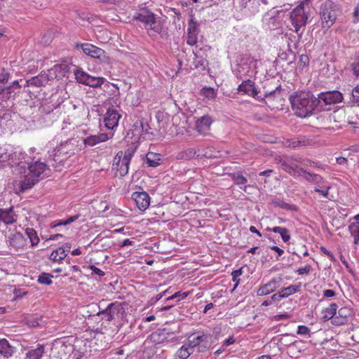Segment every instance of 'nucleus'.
Segmentation results:
<instances>
[{
    "mask_svg": "<svg viewBox=\"0 0 359 359\" xmlns=\"http://www.w3.org/2000/svg\"><path fill=\"white\" fill-rule=\"evenodd\" d=\"M295 159V158L291 157L288 158V161H280L281 168L294 177L302 176V172H304L303 168H300L298 165L294 163V162H297Z\"/></svg>",
    "mask_w": 359,
    "mask_h": 359,
    "instance_id": "13",
    "label": "nucleus"
},
{
    "mask_svg": "<svg viewBox=\"0 0 359 359\" xmlns=\"http://www.w3.org/2000/svg\"><path fill=\"white\" fill-rule=\"evenodd\" d=\"M282 283V278H273L267 283L259 287L257 291V296H265L280 287Z\"/></svg>",
    "mask_w": 359,
    "mask_h": 359,
    "instance_id": "18",
    "label": "nucleus"
},
{
    "mask_svg": "<svg viewBox=\"0 0 359 359\" xmlns=\"http://www.w3.org/2000/svg\"><path fill=\"white\" fill-rule=\"evenodd\" d=\"M48 166L43 162L36 161L29 164L27 170L23 172L22 179L16 186L21 192L33 187L40 180L48 176Z\"/></svg>",
    "mask_w": 359,
    "mask_h": 359,
    "instance_id": "1",
    "label": "nucleus"
},
{
    "mask_svg": "<svg viewBox=\"0 0 359 359\" xmlns=\"http://www.w3.org/2000/svg\"><path fill=\"white\" fill-rule=\"evenodd\" d=\"M25 233L30 240L32 246L38 245L39 242V238L37 235L36 231L32 228H27Z\"/></svg>",
    "mask_w": 359,
    "mask_h": 359,
    "instance_id": "37",
    "label": "nucleus"
},
{
    "mask_svg": "<svg viewBox=\"0 0 359 359\" xmlns=\"http://www.w3.org/2000/svg\"><path fill=\"white\" fill-rule=\"evenodd\" d=\"M74 75L79 83L93 88L101 87L105 81V79L104 77L92 76L83 72L82 69H76L74 72Z\"/></svg>",
    "mask_w": 359,
    "mask_h": 359,
    "instance_id": "9",
    "label": "nucleus"
},
{
    "mask_svg": "<svg viewBox=\"0 0 359 359\" xmlns=\"http://www.w3.org/2000/svg\"><path fill=\"white\" fill-rule=\"evenodd\" d=\"M308 20V15L304 8V3H301L290 13V20L294 27V31L301 35L303 31H301L302 27H304Z\"/></svg>",
    "mask_w": 359,
    "mask_h": 359,
    "instance_id": "6",
    "label": "nucleus"
},
{
    "mask_svg": "<svg viewBox=\"0 0 359 359\" xmlns=\"http://www.w3.org/2000/svg\"><path fill=\"white\" fill-rule=\"evenodd\" d=\"M271 249L272 250L278 253V256H281L284 253V251L281 248H280L279 247H278L276 245L271 246Z\"/></svg>",
    "mask_w": 359,
    "mask_h": 359,
    "instance_id": "61",
    "label": "nucleus"
},
{
    "mask_svg": "<svg viewBox=\"0 0 359 359\" xmlns=\"http://www.w3.org/2000/svg\"><path fill=\"white\" fill-rule=\"evenodd\" d=\"M290 100L295 114L302 118L310 115L318 104L317 99L305 92L294 93Z\"/></svg>",
    "mask_w": 359,
    "mask_h": 359,
    "instance_id": "2",
    "label": "nucleus"
},
{
    "mask_svg": "<svg viewBox=\"0 0 359 359\" xmlns=\"http://www.w3.org/2000/svg\"><path fill=\"white\" fill-rule=\"evenodd\" d=\"M310 144V140L304 136L291 138L285 142V144L291 148L302 147Z\"/></svg>",
    "mask_w": 359,
    "mask_h": 359,
    "instance_id": "32",
    "label": "nucleus"
},
{
    "mask_svg": "<svg viewBox=\"0 0 359 359\" xmlns=\"http://www.w3.org/2000/svg\"><path fill=\"white\" fill-rule=\"evenodd\" d=\"M353 316V311L350 306L341 307L336 312L332 325L334 326H341L348 323L349 320Z\"/></svg>",
    "mask_w": 359,
    "mask_h": 359,
    "instance_id": "14",
    "label": "nucleus"
},
{
    "mask_svg": "<svg viewBox=\"0 0 359 359\" xmlns=\"http://www.w3.org/2000/svg\"><path fill=\"white\" fill-rule=\"evenodd\" d=\"M134 19L138 20L146 25H149L150 29L155 32L161 31V26L156 22L155 15L147 8L139 10L134 15Z\"/></svg>",
    "mask_w": 359,
    "mask_h": 359,
    "instance_id": "7",
    "label": "nucleus"
},
{
    "mask_svg": "<svg viewBox=\"0 0 359 359\" xmlns=\"http://www.w3.org/2000/svg\"><path fill=\"white\" fill-rule=\"evenodd\" d=\"M89 269L92 271L93 273L96 274L100 277H102L105 275V273L102 270L94 265L89 266Z\"/></svg>",
    "mask_w": 359,
    "mask_h": 359,
    "instance_id": "49",
    "label": "nucleus"
},
{
    "mask_svg": "<svg viewBox=\"0 0 359 359\" xmlns=\"http://www.w3.org/2000/svg\"><path fill=\"white\" fill-rule=\"evenodd\" d=\"M309 64V57L306 55H301L299 56V60L298 62L299 68L301 69H304L305 67H308Z\"/></svg>",
    "mask_w": 359,
    "mask_h": 359,
    "instance_id": "41",
    "label": "nucleus"
},
{
    "mask_svg": "<svg viewBox=\"0 0 359 359\" xmlns=\"http://www.w3.org/2000/svg\"><path fill=\"white\" fill-rule=\"evenodd\" d=\"M236 341L235 339L233 337H229L228 339H226L224 342H223V346H228L229 345H231L233 344H234Z\"/></svg>",
    "mask_w": 359,
    "mask_h": 359,
    "instance_id": "60",
    "label": "nucleus"
},
{
    "mask_svg": "<svg viewBox=\"0 0 359 359\" xmlns=\"http://www.w3.org/2000/svg\"><path fill=\"white\" fill-rule=\"evenodd\" d=\"M88 320L92 324V328L87 329L85 332L84 337H86V340L95 338L97 335L105 334L110 327V322L113 320L109 318V313L106 308L104 310L92 316Z\"/></svg>",
    "mask_w": 359,
    "mask_h": 359,
    "instance_id": "4",
    "label": "nucleus"
},
{
    "mask_svg": "<svg viewBox=\"0 0 359 359\" xmlns=\"http://www.w3.org/2000/svg\"><path fill=\"white\" fill-rule=\"evenodd\" d=\"M353 22L357 23L359 21V4H358L353 12Z\"/></svg>",
    "mask_w": 359,
    "mask_h": 359,
    "instance_id": "54",
    "label": "nucleus"
},
{
    "mask_svg": "<svg viewBox=\"0 0 359 359\" xmlns=\"http://www.w3.org/2000/svg\"><path fill=\"white\" fill-rule=\"evenodd\" d=\"M107 309L109 313V318H111L112 320L118 318H122L125 314L124 308L122 304L118 302L109 304Z\"/></svg>",
    "mask_w": 359,
    "mask_h": 359,
    "instance_id": "24",
    "label": "nucleus"
},
{
    "mask_svg": "<svg viewBox=\"0 0 359 359\" xmlns=\"http://www.w3.org/2000/svg\"><path fill=\"white\" fill-rule=\"evenodd\" d=\"M48 77L46 74H39L26 81L25 86L41 87L48 83Z\"/></svg>",
    "mask_w": 359,
    "mask_h": 359,
    "instance_id": "31",
    "label": "nucleus"
},
{
    "mask_svg": "<svg viewBox=\"0 0 359 359\" xmlns=\"http://www.w3.org/2000/svg\"><path fill=\"white\" fill-rule=\"evenodd\" d=\"M311 269V265L307 264L304 267L299 268L297 271V273L299 275L307 274L310 272Z\"/></svg>",
    "mask_w": 359,
    "mask_h": 359,
    "instance_id": "50",
    "label": "nucleus"
},
{
    "mask_svg": "<svg viewBox=\"0 0 359 359\" xmlns=\"http://www.w3.org/2000/svg\"><path fill=\"white\" fill-rule=\"evenodd\" d=\"M169 337V332L165 329H163L152 332L149 337L151 342L158 344L168 341Z\"/></svg>",
    "mask_w": 359,
    "mask_h": 359,
    "instance_id": "30",
    "label": "nucleus"
},
{
    "mask_svg": "<svg viewBox=\"0 0 359 359\" xmlns=\"http://www.w3.org/2000/svg\"><path fill=\"white\" fill-rule=\"evenodd\" d=\"M187 341L191 348L193 352L196 349L197 352H205L210 347L208 336L203 333H193L187 338Z\"/></svg>",
    "mask_w": 359,
    "mask_h": 359,
    "instance_id": "8",
    "label": "nucleus"
},
{
    "mask_svg": "<svg viewBox=\"0 0 359 359\" xmlns=\"http://www.w3.org/2000/svg\"><path fill=\"white\" fill-rule=\"evenodd\" d=\"M114 137V133H102L91 135L83 140L85 147H94L100 143L105 142Z\"/></svg>",
    "mask_w": 359,
    "mask_h": 359,
    "instance_id": "16",
    "label": "nucleus"
},
{
    "mask_svg": "<svg viewBox=\"0 0 359 359\" xmlns=\"http://www.w3.org/2000/svg\"><path fill=\"white\" fill-rule=\"evenodd\" d=\"M283 298L282 297V294H280V291L278 293H276L274 294H273L271 297V303L273 302H279L280 300V299Z\"/></svg>",
    "mask_w": 359,
    "mask_h": 359,
    "instance_id": "59",
    "label": "nucleus"
},
{
    "mask_svg": "<svg viewBox=\"0 0 359 359\" xmlns=\"http://www.w3.org/2000/svg\"><path fill=\"white\" fill-rule=\"evenodd\" d=\"M238 90L243 94L252 96L255 98H257V94L259 93L255 88V82L250 79L243 81L238 86Z\"/></svg>",
    "mask_w": 359,
    "mask_h": 359,
    "instance_id": "22",
    "label": "nucleus"
},
{
    "mask_svg": "<svg viewBox=\"0 0 359 359\" xmlns=\"http://www.w3.org/2000/svg\"><path fill=\"white\" fill-rule=\"evenodd\" d=\"M297 334L302 336L311 337L310 329L306 325H298Z\"/></svg>",
    "mask_w": 359,
    "mask_h": 359,
    "instance_id": "42",
    "label": "nucleus"
},
{
    "mask_svg": "<svg viewBox=\"0 0 359 359\" xmlns=\"http://www.w3.org/2000/svg\"><path fill=\"white\" fill-rule=\"evenodd\" d=\"M198 23L193 16L191 17L188 23L187 43L189 46L196 44L199 29Z\"/></svg>",
    "mask_w": 359,
    "mask_h": 359,
    "instance_id": "19",
    "label": "nucleus"
},
{
    "mask_svg": "<svg viewBox=\"0 0 359 359\" xmlns=\"http://www.w3.org/2000/svg\"><path fill=\"white\" fill-rule=\"evenodd\" d=\"M52 275L44 273L39 276L38 282L43 285H50L52 283Z\"/></svg>",
    "mask_w": 359,
    "mask_h": 359,
    "instance_id": "40",
    "label": "nucleus"
},
{
    "mask_svg": "<svg viewBox=\"0 0 359 359\" xmlns=\"http://www.w3.org/2000/svg\"><path fill=\"white\" fill-rule=\"evenodd\" d=\"M26 154L20 147L11 144H0V168L20 165L26 161Z\"/></svg>",
    "mask_w": 359,
    "mask_h": 359,
    "instance_id": "3",
    "label": "nucleus"
},
{
    "mask_svg": "<svg viewBox=\"0 0 359 359\" xmlns=\"http://www.w3.org/2000/svg\"><path fill=\"white\" fill-rule=\"evenodd\" d=\"M320 251L324 254L330 260H334V255L333 253L328 250L324 246H320Z\"/></svg>",
    "mask_w": 359,
    "mask_h": 359,
    "instance_id": "51",
    "label": "nucleus"
},
{
    "mask_svg": "<svg viewBox=\"0 0 359 359\" xmlns=\"http://www.w3.org/2000/svg\"><path fill=\"white\" fill-rule=\"evenodd\" d=\"M352 222L348 226V231L353 238V243L355 245L359 244V214L353 217Z\"/></svg>",
    "mask_w": 359,
    "mask_h": 359,
    "instance_id": "26",
    "label": "nucleus"
},
{
    "mask_svg": "<svg viewBox=\"0 0 359 359\" xmlns=\"http://www.w3.org/2000/svg\"><path fill=\"white\" fill-rule=\"evenodd\" d=\"M69 250L70 246L67 244L66 246L59 247L51 252L49 258L53 262H59L66 257L67 255V252Z\"/></svg>",
    "mask_w": 359,
    "mask_h": 359,
    "instance_id": "29",
    "label": "nucleus"
},
{
    "mask_svg": "<svg viewBox=\"0 0 359 359\" xmlns=\"http://www.w3.org/2000/svg\"><path fill=\"white\" fill-rule=\"evenodd\" d=\"M9 245L16 250L22 248L25 245V239L21 233L16 232L9 238Z\"/></svg>",
    "mask_w": 359,
    "mask_h": 359,
    "instance_id": "33",
    "label": "nucleus"
},
{
    "mask_svg": "<svg viewBox=\"0 0 359 359\" xmlns=\"http://www.w3.org/2000/svg\"><path fill=\"white\" fill-rule=\"evenodd\" d=\"M44 353L43 345H39L36 348L31 349L26 353L27 359H41Z\"/></svg>",
    "mask_w": 359,
    "mask_h": 359,
    "instance_id": "34",
    "label": "nucleus"
},
{
    "mask_svg": "<svg viewBox=\"0 0 359 359\" xmlns=\"http://www.w3.org/2000/svg\"><path fill=\"white\" fill-rule=\"evenodd\" d=\"M330 189V187H324L323 189H319L318 187H316L314 189V191L318 193L319 195L325 197V198H327L328 199H330L329 196H330V194H329V191Z\"/></svg>",
    "mask_w": 359,
    "mask_h": 359,
    "instance_id": "45",
    "label": "nucleus"
},
{
    "mask_svg": "<svg viewBox=\"0 0 359 359\" xmlns=\"http://www.w3.org/2000/svg\"><path fill=\"white\" fill-rule=\"evenodd\" d=\"M353 102L359 105V83L355 86L352 90Z\"/></svg>",
    "mask_w": 359,
    "mask_h": 359,
    "instance_id": "48",
    "label": "nucleus"
},
{
    "mask_svg": "<svg viewBox=\"0 0 359 359\" xmlns=\"http://www.w3.org/2000/svg\"><path fill=\"white\" fill-rule=\"evenodd\" d=\"M335 295V292L332 290L327 289L323 291V297L326 298H331Z\"/></svg>",
    "mask_w": 359,
    "mask_h": 359,
    "instance_id": "56",
    "label": "nucleus"
},
{
    "mask_svg": "<svg viewBox=\"0 0 359 359\" xmlns=\"http://www.w3.org/2000/svg\"><path fill=\"white\" fill-rule=\"evenodd\" d=\"M300 290V285H291L284 287L280 290V294L283 298L287 297L291 294H295Z\"/></svg>",
    "mask_w": 359,
    "mask_h": 359,
    "instance_id": "36",
    "label": "nucleus"
},
{
    "mask_svg": "<svg viewBox=\"0 0 359 359\" xmlns=\"http://www.w3.org/2000/svg\"><path fill=\"white\" fill-rule=\"evenodd\" d=\"M11 78V74L3 69L0 74V104L13 97L15 93L11 88H8V81Z\"/></svg>",
    "mask_w": 359,
    "mask_h": 359,
    "instance_id": "11",
    "label": "nucleus"
},
{
    "mask_svg": "<svg viewBox=\"0 0 359 359\" xmlns=\"http://www.w3.org/2000/svg\"><path fill=\"white\" fill-rule=\"evenodd\" d=\"M243 273L242 269L233 271L231 273L232 280L235 283L234 289L238 285L240 279L238 278Z\"/></svg>",
    "mask_w": 359,
    "mask_h": 359,
    "instance_id": "43",
    "label": "nucleus"
},
{
    "mask_svg": "<svg viewBox=\"0 0 359 359\" xmlns=\"http://www.w3.org/2000/svg\"><path fill=\"white\" fill-rule=\"evenodd\" d=\"M76 47H81L83 53L87 55L99 59L102 62H108V57L106 53L102 48L90 43H82L76 45Z\"/></svg>",
    "mask_w": 359,
    "mask_h": 359,
    "instance_id": "12",
    "label": "nucleus"
},
{
    "mask_svg": "<svg viewBox=\"0 0 359 359\" xmlns=\"http://www.w3.org/2000/svg\"><path fill=\"white\" fill-rule=\"evenodd\" d=\"M189 293H190L189 292H177L174 294L168 297L167 300H171V299H173L177 297H180L181 299H184L189 296Z\"/></svg>",
    "mask_w": 359,
    "mask_h": 359,
    "instance_id": "47",
    "label": "nucleus"
},
{
    "mask_svg": "<svg viewBox=\"0 0 359 359\" xmlns=\"http://www.w3.org/2000/svg\"><path fill=\"white\" fill-rule=\"evenodd\" d=\"M212 122L211 116L204 115L196 120L195 129L199 134L205 135L209 133Z\"/></svg>",
    "mask_w": 359,
    "mask_h": 359,
    "instance_id": "20",
    "label": "nucleus"
},
{
    "mask_svg": "<svg viewBox=\"0 0 359 359\" xmlns=\"http://www.w3.org/2000/svg\"><path fill=\"white\" fill-rule=\"evenodd\" d=\"M353 70L354 74L359 77V56L356 57L353 65Z\"/></svg>",
    "mask_w": 359,
    "mask_h": 359,
    "instance_id": "53",
    "label": "nucleus"
},
{
    "mask_svg": "<svg viewBox=\"0 0 359 359\" xmlns=\"http://www.w3.org/2000/svg\"><path fill=\"white\" fill-rule=\"evenodd\" d=\"M201 94L208 99H215L217 96V92L215 90L210 87L203 88L201 90Z\"/></svg>",
    "mask_w": 359,
    "mask_h": 359,
    "instance_id": "39",
    "label": "nucleus"
},
{
    "mask_svg": "<svg viewBox=\"0 0 359 359\" xmlns=\"http://www.w3.org/2000/svg\"><path fill=\"white\" fill-rule=\"evenodd\" d=\"M322 182L323 177L320 175L314 174L310 182L319 185L320 184L322 183Z\"/></svg>",
    "mask_w": 359,
    "mask_h": 359,
    "instance_id": "55",
    "label": "nucleus"
},
{
    "mask_svg": "<svg viewBox=\"0 0 359 359\" xmlns=\"http://www.w3.org/2000/svg\"><path fill=\"white\" fill-rule=\"evenodd\" d=\"M276 99L279 100L280 102L283 101V99L279 95L273 94V95H270L269 96H268L266 104H268L270 107L278 108V106H276L271 103V102Z\"/></svg>",
    "mask_w": 359,
    "mask_h": 359,
    "instance_id": "46",
    "label": "nucleus"
},
{
    "mask_svg": "<svg viewBox=\"0 0 359 359\" xmlns=\"http://www.w3.org/2000/svg\"><path fill=\"white\" fill-rule=\"evenodd\" d=\"M17 221V215L14 212L13 206L9 208H0V222L5 224H12Z\"/></svg>",
    "mask_w": 359,
    "mask_h": 359,
    "instance_id": "25",
    "label": "nucleus"
},
{
    "mask_svg": "<svg viewBox=\"0 0 359 359\" xmlns=\"http://www.w3.org/2000/svg\"><path fill=\"white\" fill-rule=\"evenodd\" d=\"M121 115L115 109H108L104 116V123L107 128L115 129L118 125Z\"/></svg>",
    "mask_w": 359,
    "mask_h": 359,
    "instance_id": "17",
    "label": "nucleus"
},
{
    "mask_svg": "<svg viewBox=\"0 0 359 359\" xmlns=\"http://www.w3.org/2000/svg\"><path fill=\"white\" fill-rule=\"evenodd\" d=\"M72 347L62 341H55L51 346L50 357L52 359H68Z\"/></svg>",
    "mask_w": 359,
    "mask_h": 359,
    "instance_id": "10",
    "label": "nucleus"
},
{
    "mask_svg": "<svg viewBox=\"0 0 359 359\" xmlns=\"http://www.w3.org/2000/svg\"><path fill=\"white\" fill-rule=\"evenodd\" d=\"M342 94L338 90L321 93L317 99V104L323 102L325 104H334L342 101Z\"/></svg>",
    "mask_w": 359,
    "mask_h": 359,
    "instance_id": "15",
    "label": "nucleus"
},
{
    "mask_svg": "<svg viewBox=\"0 0 359 359\" xmlns=\"http://www.w3.org/2000/svg\"><path fill=\"white\" fill-rule=\"evenodd\" d=\"M63 222V220H55L50 224V228H55L58 226L64 225Z\"/></svg>",
    "mask_w": 359,
    "mask_h": 359,
    "instance_id": "62",
    "label": "nucleus"
},
{
    "mask_svg": "<svg viewBox=\"0 0 359 359\" xmlns=\"http://www.w3.org/2000/svg\"><path fill=\"white\" fill-rule=\"evenodd\" d=\"M338 309V306L336 303H332L329 305V306L324 308L322 310V319L323 321L331 320V323L334 322V318L336 316V312Z\"/></svg>",
    "mask_w": 359,
    "mask_h": 359,
    "instance_id": "28",
    "label": "nucleus"
},
{
    "mask_svg": "<svg viewBox=\"0 0 359 359\" xmlns=\"http://www.w3.org/2000/svg\"><path fill=\"white\" fill-rule=\"evenodd\" d=\"M287 318H289V316L287 314H279L274 316V319L276 320H286Z\"/></svg>",
    "mask_w": 359,
    "mask_h": 359,
    "instance_id": "63",
    "label": "nucleus"
},
{
    "mask_svg": "<svg viewBox=\"0 0 359 359\" xmlns=\"http://www.w3.org/2000/svg\"><path fill=\"white\" fill-rule=\"evenodd\" d=\"M295 161L297 162V163H299L301 164H302L304 166H308V167H313V168H320L316 163H315L314 161L310 160V159H302L301 158H299V159H295Z\"/></svg>",
    "mask_w": 359,
    "mask_h": 359,
    "instance_id": "44",
    "label": "nucleus"
},
{
    "mask_svg": "<svg viewBox=\"0 0 359 359\" xmlns=\"http://www.w3.org/2000/svg\"><path fill=\"white\" fill-rule=\"evenodd\" d=\"M314 173H311L309 172H307L305 169H304V172H302V175L304 177V178L308 181V182H311Z\"/></svg>",
    "mask_w": 359,
    "mask_h": 359,
    "instance_id": "58",
    "label": "nucleus"
},
{
    "mask_svg": "<svg viewBox=\"0 0 359 359\" xmlns=\"http://www.w3.org/2000/svg\"><path fill=\"white\" fill-rule=\"evenodd\" d=\"M133 243H134L133 241H130L128 238H126V239L123 240V241L121 244V247L123 248V247L127 246V245H132Z\"/></svg>",
    "mask_w": 359,
    "mask_h": 359,
    "instance_id": "64",
    "label": "nucleus"
},
{
    "mask_svg": "<svg viewBox=\"0 0 359 359\" xmlns=\"http://www.w3.org/2000/svg\"><path fill=\"white\" fill-rule=\"evenodd\" d=\"M233 183L236 185H242L247 183L248 180L241 172H234L230 175Z\"/></svg>",
    "mask_w": 359,
    "mask_h": 359,
    "instance_id": "38",
    "label": "nucleus"
},
{
    "mask_svg": "<svg viewBox=\"0 0 359 359\" xmlns=\"http://www.w3.org/2000/svg\"><path fill=\"white\" fill-rule=\"evenodd\" d=\"M8 88H11V90H13L15 92V90H19L21 88V86L19 84L18 80L14 81L11 84L8 85Z\"/></svg>",
    "mask_w": 359,
    "mask_h": 359,
    "instance_id": "57",
    "label": "nucleus"
},
{
    "mask_svg": "<svg viewBox=\"0 0 359 359\" xmlns=\"http://www.w3.org/2000/svg\"><path fill=\"white\" fill-rule=\"evenodd\" d=\"M137 207L141 211L146 210L150 204V196L146 191H135L132 194Z\"/></svg>",
    "mask_w": 359,
    "mask_h": 359,
    "instance_id": "21",
    "label": "nucleus"
},
{
    "mask_svg": "<svg viewBox=\"0 0 359 359\" xmlns=\"http://www.w3.org/2000/svg\"><path fill=\"white\" fill-rule=\"evenodd\" d=\"M135 153V149L130 147L125 151H119L114 157L113 169L116 170V175L120 177L126 176L129 170L131 158Z\"/></svg>",
    "mask_w": 359,
    "mask_h": 359,
    "instance_id": "5",
    "label": "nucleus"
},
{
    "mask_svg": "<svg viewBox=\"0 0 359 359\" xmlns=\"http://www.w3.org/2000/svg\"><path fill=\"white\" fill-rule=\"evenodd\" d=\"M194 352L191 350V348L190 346H189L188 342L187 341L183 344L177 351L176 355L180 359H187L189 357L191 354H192Z\"/></svg>",
    "mask_w": 359,
    "mask_h": 359,
    "instance_id": "35",
    "label": "nucleus"
},
{
    "mask_svg": "<svg viewBox=\"0 0 359 359\" xmlns=\"http://www.w3.org/2000/svg\"><path fill=\"white\" fill-rule=\"evenodd\" d=\"M320 17L323 27L327 28H330L336 20V15L334 11L327 8H322Z\"/></svg>",
    "mask_w": 359,
    "mask_h": 359,
    "instance_id": "23",
    "label": "nucleus"
},
{
    "mask_svg": "<svg viewBox=\"0 0 359 359\" xmlns=\"http://www.w3.org/2000/svg\"><path fill=\"white\" fill-rule=\"evenodd\" d=\"M280 235L281 236L282 240L285 243L289 241V240L290 239L289 231L286 228H284V231L280 232Z\"/></svg>",
    "mask_w": 359,
    "mask_h": 359,
    "instance_id": "52",
    "label": "nucleus"
},
{
    "mask_svg": "<svg viewBox=\"0 0 359 359\" xmlns=\"http://www.w3.org/2000/svg\"><path fill=\"white\" fill-rule=\"evenodd\" d=\"M15 351V348L6 339H0V354L4 358H11Z\"/></svg>",
    "mask_w": 359,
    "mask_h": 359,
    "instance_id": "27",
    "label": "nucleus"
}]
</instances>
